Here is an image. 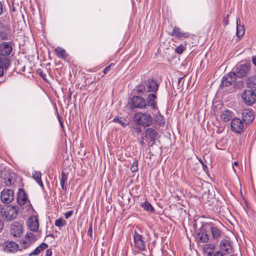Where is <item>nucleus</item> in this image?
Here are the masks:
<instances>
[{
	"label": "nucleus",
	"instance_id": "f257e3e1",
	"mask_svg": "<svg viewBox=\"0 0 256 256\" xmlns=\"http://www.w3.org/2000/svg\"><path fill=\"white\" fill-rule=\"evenodd\" d=\"M134 121L138 124L144 127L150 126L152 124V118L148 113L138 112L134 116Z\"/></svg>",
	"mask_w": 256,
	"mask_h": 256
},
{
	"label": "nucleus",
	"instance_id": "f03ea898",
	"mask_svg": "<svg viewBox=\"0 0 256 256\" xmlns=\"http://www.w3.org/2000/svg\"><path fill=\"white\" fill-rule=\"evenodd\" d=\"M2 216L6 220H11L15 218L18 214L17 210L12 206H8L2 208Z\"/></svg>",
	"mask_w": 256,
	"mask_h": 256
},
{
	"label": "nucleus",
	"instance_id": "7ed1b4c3",
	"mask_svg": "<svg viewBox=\"0 0 256 256\" xmlns=\"http://www.w3.org/2000/svg\"><path fill=\"white\" fill-rule=\"evenodd\" d=\"M243 102L248 105H251L256 100V94L252 90H244L242 94Z\"/></svg>",
	"mask_w": 256,
	"mask_h": 256
},
{
	"label": "nucleus",
	"instance_id": "20e7f679",
	"mask_svg": "<svg viewBox=\"0 0 256 256\" xmlns=\"http://www.w3.org/2000/svg\"><path fill=\"white\" fill-rule=\"evenodd\" d=\"M37 237L33 233L28 232L21 242L22 246L24 248H26L32 245L36 240Z\"/></svg>",
	"mask_w": 256,
	"mask_h": 256
},
{
	"label": "nucleus",
	"instance_id": "39448f33",
	"mask_svg": "<svg viewBox=\"0 0 256 256\" xmlns=\"http://www.w3.org/2000/svg\"><path fill=\"white\" fill-rule=\"evenodd\" d=\"M244 128V122L240 118H236L232 120L230 122V129L233 132L240 134L243 131Z\"/></svg>",
	"mask_w": 256,
	"mask_h": 256
},
{
	"label": "nucleus",
	"instance_id": "423d86ee",
	"mask_svg": "<svg viewBox=\"0 0 256 256\" xmlns=\"http://www.w3.org/2000/svg\"><path fill=\"white\" fill-rule=\"evenodd\" d=\"M250 70V67L246 64L238 65L233 72L236 77L242 78L247 74Z\"/></svg>",
	"mask_w": 256,
	"mask_h": 256
},
{
	"label": "nucleus",
	"instance_id": "0eeeda50",
	"mask_svg": "<svg viewBox=\"0 0 256 256\" xmlns=\"http://www.w3.org/2000/svg\"><path fill=\"white\" fill-rule=\"evenodd\" d=\"M134 246L136 248L140 251L145 250L146 242L144 240L142 236L138 234L136 231H134Z\"/></svg>",
	"mask_w": 256,
	"mask_h": 256
},
{
	"label": "nucleus",
	"instance_id": "6e6552de",
	"mask_svg": "<svg viewBox=\"0 0 256 256\" xmlns=\"http://www.w3.org/2000/svg\"><path fill=\"white\" fill-rule=\"evenodd\" d=\"M14 194L11 190H4L1 192L0 199L4 203H10L14 200Z\"/></svg>",
	"mask_w": 256,
	"mask_h": 256
},
{
	"label": "nucleus",
	"instance_id": "1a4fd4ad",
	"mask_svg": "<svg viewBox=\"0 0 256 256\" xmlns=\"http://www.w3.org/2000/svg\"><path fill=\"white\" fill-rule=\"evenodd\" d=\"M132 104L134 108H147V104L145 100L140 96H134L132 99Z\"/></svg>",
	"mask_w": 256,
	"mask_h": 256
},
{
	"label": "nucleus",
	"instance_id": "9d476101",
	"mask_svg": "<svg viewBox=\"0 0 256 256\" xmlns=\"http://www.w3.org/2000/svg\"><path fill=\"white\" fill-rule=\"evenodd\" d=\"M12 48L10 42H2L0 44V55L9 56L12 52Z\"/></svg>",
	"mask_w": 256,
	"mask_h": 256
},
{
	"label": "nucleus",
	"instance_id": "9b49d317",
	"mask_svg": "<svg viewBox=\"0 0 256 256\" xmlns=\"http://www.w3.org/2000/svg\"><path fill=\"white\" fill-rule=\"evenodd\" d=\"M236 76L233 72H231L222 78L221 86H229L234 83L236 79Z\"/></svg>",
	"mask_w": 256,
	"mask_h": 256
},
{
	"label": "nucleus",
	"instance_id": "f8f14e48",
	"mask_svg": "<svg viewBox=\"0 0 256 256\" xmlns=\"http://www.w3.org/2000/svg\"><path fill=\"white\" fill-rule=\"evenodd\" d=\"M171 36L176 38L182 40L188 37L190 34L181 31L178 27L175 26L172 32Z\"/></svg>",
	"mask_w": 256,
	"mask_h": 256
},
{
	"label": "nucleus",
	"instance_id": "ddd939ff",
	"mask_svg": "<svg viewBox=\"0 0 256 256\" xmlns=\"http://www.w3.org/2000/svg\"><path fill=\"white\" fill-rule=\"evenodd\" d=\"M22 227L18 223H14L11 225L10 232L12 236L15 237H20L22 234Z\"/></svg>",
	"mask_w": 256,
	"mask_h": 256
},
{
	"label": "nucleus",
	"instance_id": "4468645a",
	"mask_svg": "<svg viewBox=\"0 0 256 256\" xmlns=\"http://www.w3.org/2000/svg\"><path fill=\"white\" fill-rule=\"evenodd\" d=\"M242 118L245 124H250L254 120V116L252 111L245 110L242 112Z\"/></svg>",
	"mask_w": 256,
	"mask_h": 256
},
{
	"label": "nucleus",
	"instance_id": "2eb2a0df",
	"mask_svg": "<svg viewBox=\"0 0 256 256\" xmlns=\"http://www.w3.org/2000/svg\"><path fill=\"white\" fill-rule=\"evenodd\" d=\"M4 250L6 252H14L18 248V245L14 242H6L4 243Z\"/></svg>",
	"mask_w": 256,
	"mask_h": 256
},
{
	"label": "nucleus",
	"instance_id": "dca6fc26",
	"mask_svg": "<svg viewBox=\"0 0 256 256\" xmlns=\"http://www.w3.org/2000/svg\"><path fill=\"white\" fill-rule=\"evenodd\" d=\"M28 226L30 230L36 232L39 228L38 218L36 216H31L28 220Z\"/></svg>",
	"mask_w": 256,
	"mask_h": 256
},
{
	"label": "nucleus",
	"instance_id": "f3484780",
	"mask_svg": "<svg viewBox=\"0 0 256 256\" xmlns=\"http://www.w3.org/2000/svg\"><path fill=\"white\" fill-rule=\"evenodd\" d=\"M147 91L148 92H156L158 88V84L154 79H149L146 84Z\"/></svg>",
	"mask_w": 256,
	"mask_h": 256
},
{
	"label": "nucleus",
	"instance_id": "a211bd4d",
	"mask_svg": "<svg viewBox=\"0 0 256 256\" xmlns=\"http://www.w3.org/2000/svg\"><path fill=\"white\" fill-rule=\"evenodd\" d=\"M156 96L154 94H149L146 98V104L147 108L150 106L153 109L158 110L156 106Z\"/></svg>",
	"mask_w": 256,
	"mask_h": 256
},
{
	"label": "nucleus",
	"instance_id": "6ab92c4d",
	"mask_svg": "<svg viewBox=\"0 0 256 256\" xmlns=\"http://www.w3.org/2000/svg\"><path fill=\"white\" fill-rule=\"evenodd\" d=\"M28 200L27 196L24 191L20 188L17 196V201L19 204L23 206L25 204Z\"/></svg>",
	"mask_w": 256,
	"mask_h": 256
},
{
	"label": "nucleus",
	"instance_id": "aec40b11",
	"mask_svg": "<svg viewBox=\"0 0 256 256\" xmlns=\"http://www.w3.org/2000/svg\"><path fill=\"white\" fill-rule=\"evenodd\" d=\"M220 244L221 250L226 253L228 254L231 252L232 247L228 240H222L220 241Z\"/></svg>",
	"mask_w": 256,
	"mask_h": 256
},
{
	"label": "nucleus",
	"instance_id": "412c9836",
	"mask_svg": "<svg viewBox=\"0 0 256 256\" xmlns=\"http://www.w3.org/2000/svg\"><path fill=\"white\" fill-rule=\"evenodd\" d=\"M233 117V112L228 109L224 110L222 112L220 118L224 122H227L230 120Z\"/></svg>",
	"mask_w": 256,
	"mask_h": 256
},
{
	"label": "nucleus",
	"instance_id": "4be33fe9",
	"mask_svg": "<svg viewBox=\"0 0 256 256\" xmlns=\"http://www.w3.org/2000/svg\"><path fill=\"white\" fill-rule=\"evenodd\" d=\"M146 136L148 137L151 141L154 142L158 134L156 130L152 128H148L146 130Z\"/></svg>",
	"mask_w": 256,
	"mask_h": 256
},
{
	"label": "nucleus",
	"instance_id": "5701e85b",
	"mask_svg": "<svg viewBox=\"0 0 256 256\" xmlns=\"http://www.w3.org/2000/svg\"><path fill=\"white\" fill-rule=\"evenodd\" d=\"M198 236L200 239V240L202 242L206 243L208 242V236L206 232V230L202 228H201L200 229V232L198 234Z\"/></svg>",
	"mask_w": 256,
	"mask_h": 256
},
{
	"label": "nucleus",
	"instance_id": "b1692460",
	"mask_svg": "<svg viewBox=\"0 0 256 256\" xmlns=\"http://www.w3.org/2000/svg\"><path fill=\"white\" fill-rule=\"evenodd\" d=\"M10 38V30L6 28H0V39L2 40H8Z\"/></svg>",
	"mask_w": 256,
	"mask_h": 256
},
{
	"label": "nucleus",
	"instance_id": "393cba45",
	"mask_svg": "<svg viewBox=\"0 0 256 256\" xmlns=\"http://www.w3.org/2000/svg\"><path fill=\"white\" fill-rule=\"evenodd\" d=\"M246 86L252 90L256 91V75L251 76L248 79Z\"/></svg>",
	"mask_w": 256,
	"mask_h": 256
},
{
	"label": "nucleus",
	"instance_id": "a878e982",
	"mask_svg": "<svg viewBox=\"0 0 256 256\" xmlns=\"http://www.w3.org/2000/svg\"><path fill=\"white\" fill-rule=\"evenodd\" d=\"M48 245L46 243H42L38 246L34 252L29 254V256L33 255L36 256L48 248Z\"/></svg>",
	"mask_w": 256,
	"mask_h": 256
},
{
	"label": "nucleus",
	"instance_id": "bb28decb",
	"mask_svg": "<svg viewBox=\"0 0 256 256\" xmlns=\"http://www.w3.org/2000/svg\"><path fill=\"white\" fill-rule=\"evenodd\" d=\"M210 230L212 238L214 239L217 240L220 237L221 235V232L217 227L212 226L210 227Z\"/></svg>",
	"mask_w": 256,
	"mask_h": 256
},
{
	"label": "nucleus",
	"instance_id": "cd10ccee",
	"mask_svg": "<svg viewBox=\"0 0 256 256\" xmlns=\"http://www.w3.org/2000/svg\"><path fill=\"white\" fill-rule=\"evenodd\" d=\"M240 20L236 19V35L238 37L240 38L244 34V25H240L238 24Z\"/></svg>",
	"mask_w": 256,
	"mask_h": 256
},
{
	"label": "nucleus",
	"instance_id": "c85d7f7f",
	"mask_svg": "<svg viewBox=\"0 0 256 256\" xmlns=\"http://www.w3.org/2000/svg\"><path fill=\"white\" fill-rule=\"evenodd\" d=\"M54 52L57 56L60 58H64L67 56L65 50L60 47L56 48Z\"/></svg>",
	"mask_w": 256,
	"mask_h": 256
},
{
	"label": "nucleus",
	"instance_id": "c756f323",
	"mask_svg": "<svg viewBox=\"0 0 256 256\" xmlns=\"http://www.w3.org/2000/svg\"><path fill=\"white\" fill-rule=\"evenodd\" d=\"M41 173L40 172L34 171V172H32V177L34 178L41 187L43 188L44 184L41 180Z\"/></svg>",
	"mask_w": 256,
	"mask_h": 256
},
{
	"label": "nucleus",
	"instance_id": "7c9ffc66",
	"mask_svg": "<svg viewBox=\"0 0 256 256\" xmlns=\"http://www.w3.org/2000/svg\"><path fill=\"white\" fill-rule=\"evenodd\" d=\"M155 122L160 126H164L165 124L164 118L160 113L156 115L154 117Z\"/></svg>",
	"mask_w": 256,
	"mask_h": 256
},
{
	"label": "nucleus",
	"instance_id": "2f4dec72",
	"mask_svg": "<svg viewBox=\"0 0 256 256\" xmlns=\"http://www.w3.org/2000/svg\"><path fill=\"white\" fill-rule=\"evenodd\" d=\"M113 121L115 122L118 123L123 127H126L128 126V122L124 118L115 117Z\"/></svg>",
	"mask_w": 256,
	"mask_h": 256
},
{
	"label": "nucleus",
	"instance_id": "473e14b6",
	"mask_svg": "<svg viewBox=\"0 0 256 256\" xmlns=\"http://www.w3.org/2000/svg\"><path fill=\"white\" fill-rule=\"evenodd\" d=\"M68 180V176L65 174L64 172L62 173V178L60 179V186L62 187V188L64 190L65 192L67 188L65 186V183Z\"/></svg>",
	"mask_w": 256,
	"mask_h": 256
},
{
	"label": "nucleus",
	"instance_id": "72a5a7b5",
	"mask_svg": "<svg viewBox=\"0 0 256 256\" xmlns=\"http://www.w3.org/2000/svg\"><path fill=\"white\" fill-rule=\"evenodd\" d=\"M142 206L146 210L154 212V208L148 202H146L142 204Z\"/></svg>",
	"mask_w": 256,
	"mask_h": 256
},
{
	"label": "nucleus",
	"instance_id": "f704fd0d",
	"mask_svg": "<svg viewBox=\"0 0 256 256\" xmlns=\"http://www.w3.org/2000/svg\"><path fill=\"white\" fill-rule=\"evenodd\" d=\"M66 222L63 218H58L55 220L54 224L56 226L62 227L64 226Z\"/></svg>",
	"mask_w": 256,
	"mask_h": 256
},
{
	"label": "nucleus",
	"instance_id": "c9c22d12",
	"mask_svg": "<svg viewBox=\"0 0 256 256\" xmlns=\"http://www.w3.org/2000/svg\"><path fill=\"white\" fill-rule=\"evenodd\" d=\"M6 60L5 58H2L0 56V77L4 74V65Z\"/></svg>",
	"mask_w": 256,
	"mask_h": 256
},
{
	"label": "nucleus",
	"instance_id": "e433bc0d",
	"mask_svg": "<svg viewBox=\"0 0 256 256\" xmlns=\"http://www.w3.org/2000/svg\"><path fill=\"white\" fill-rule=\"evenodd\" d=\"M186 50V47L182 44H180L175 48V52L178 54H182Z\"/></svg>",
	"mask_w": 256,
	"mask_h": 256
},
{
	"label": "nucleus",
	"instance_id": "4c0bfd02",
	"mask_svg": "<svg viewBox=\"0 0 256 256\" xmlns=\"http://www.w3.org/2000/svg\"><path fill=\"white\" fill-rule=\"evenodd\" d=\"M136 92L138 94L144 93L146 92V87L144 85H138L136 87Z\"/></svg>",
	"mask_w": 256,
	"mask_h": 256
},
{
	"label": "nucleus",
	"instance_id": "58836bf2",
	"mask_svg": "<svg viewBox=\"0 0 256 256\" xmlns=\"http://www.w3.org/2000/svg\"><path fill=\"white\" fill-rule=\"evenodd\" d=\"M12 177L9 176H7L4 178V183L6 186H10L14 182H12Z\"/></svg>",
	"mask_w": 256,
	"mask_h": 256
},
{
	"label": "nucleus",
	"instance_id": "ea45409f",
	"mask_svg": "<svg viewBox=\"0 0 256 256\" xmlns=\"http://www.w3.org/2000/svg\"><path fill=\"white\" fill-rule=\"evenodd\" d=\"M204 248L205 250H210V251L208 252V254H212V253L214 248V246L211 244H206L204 246Z\"/></svg>",
	"mask_w": 256,
	"mask_h": 256
},
{
	"label": "nucleus",
	"instance_id": "a19ab883",
	"mask_svg": "<svg viewBox=\"0 0 256 256\" xmlns=\"http://www.w3.org/2000/svg\"><path fill=\"white\" fill-rule=\"evenodd\" d=\"M138 170V162H134L132 166H130V170L132 172H136Z\"/></svg>",
	"mask_w": 256,
	"mask_h": 256
},
{
	"label": "nucleus",
	"instance_id": "79ce46f5",
	"mask_svg": "<svg viewBox=\"0 0 256 256\" xmlns=\"http://www.w3.org/2000/svg\"><path fill=\"white\" fill-rule=\"evenodd\" d=\"M133 129H134V130L137 134H140L142 132L140 126L138 124L134 126L133 127Z\"/></svg>",
	"mask_w": 256,
	"mask_h": 256
},
{
	"label": "nucleus",
	"instance_id": "37998d69",
	"mask_svg": "<svg viewBox=\"0 0 256 256\" xmlns=\"http://www.w3.org/2000/svg\"><path fill=\"white\" fill-rule=\"evenodd\" d=\"M92 223H90L89 225V228L88 230L87 234L90 236H92Z\"/></svg>",
	"mask_w": 256,
	"mask_h": 256
},
{
	"label": "nucleus",
	"instance_id": "c03bdc74",
	"mask_svg": "<svg viewBox=\"0 0 256 256\" xmlns=\"http://www.w3.org/2000/svg\"><path fill=\"white\" fill-rule=\"evenodd\" d=\"M228 14L226 17L223 18L222 23L223 25L226 26L228 24Z\"/></svg>",
	"mask_w": 256,
	"mask_h": 256
},
{
	"label": "nucleus",
	"instance_id": "a18cd8bd",
	"mask_svg": "<svg viewBox=\"0 0 256 256\" xmlns=\"http://www.w3.org/2000/svg\"><path fill=\"white\" fill-rule=\"evenodd\" d=\"M73 214V210H70L64 214L65 218L68 219L70 218Z\"/></svg>",
	"mask_w": 256,
	"mask_h": 256
},
{
	"label": "nucleus",
	"instance_id": "49530a36",
	"mask_svg": "<svg viewBox=\"0 0 256 256\" xmlns=\"http://www.w3.org/2000/svg\"><path fill=\"white\" fill-rule=\"evenodd\" d=\"M112 65V64H111L110 65L106 66L104 69V74H106L107 73L108 71H109L110 69L111 66Z\"/></svg>",
	"mask_w": 256,
	"mask_h": 256
},
{
	"label": "nucleus",
	"instance_id": "de8ad7c7",
	"mask_svg": "<svg viewBox=\"0 0 256 256\" xmlns=\"http://www.w3.org/2000/svg\"><path fill=\"white\" fill-rule=\"evenodd\" d=\"M46 256H52V251L50 249L46 251Z\"/></svg>",
	"mask_w": 256,
	"mask_h": 256
},
{
	"label": "nucleus",
	"instance_id": "09e8293b",
	"mask_svg": "<svg viewBox=\"0 0 256 256\" xmlns=\"http://www.w3.org/2000/svg\"><path fill=\"white\" fill-rule=\"evenodd\" d=\"M214 256H224V254H222L220 252H216Z\"/></svg>",
	"mask_w": 256,
	"mask_h": 256
},
{
	"label": "nucleus",
	"instance_id": "8fccbe9b",
	"mask_svg": "<svg viewBox=\"0 0 256 256\" xmlns=\"http://www.w3.org/2000/svg\"><path fill=\"white\" fill-rule=\"evenodd\" d=\"M252 61L254 66H256V56H254L252 58Z\"/></svg>",
	"mask_w": 256,
	"mask_h": 256
},
{
	"label": "nucleus",
	"instance_id": "3c124183",
	"mask_svg": "<svg viewBox=\"0 0 256 256\" xmlns=\"http://www.w3.org/2000/svg\"><path fill=\"white\" fill-rule=\"evenodd\" d=\"M3 12V6L1 2H0V16L2 14Z\"/></svg>",
	"mask_w": 256,
	"mask_h": 256
},
{
	"label": "nucleus",
	"instance_id": "603ef678",
	"mask_svg": "<svg viewBox=\"0 0 256 256\" xmlns=\"http://www.w3.org/2000/svg\"><path fill=\"white\" fill-rule=\"evenodd\" d=\"M4 228V224L2 222V220H0V232L2 231Z\"/></svg>",
	"mask_w": 256,
	"mask_h": 256
},
{
	"label": "nucleus",
	"instance_id": "864d4df0",
	"mask_svg": "<svg viewBox=\"0 0 256 256\" xmlns=\"http://www.w3.org/2000/svg\"><path fill=\"white\" fill-rule=\"evenodd\" d=\"M184 77H180L178 78V84H180V82H181L182 80L183 79Z\"/></svg>",
	"mask_w": 256,
	"mask_h": 256
},
{
	"label": "nucleus",
	"instance_id": "5fc2aeb1",
	"mask_svg": "<svg viewBox=\"0 0 256 256\" xmlns=\"http://www.w3.org/2000/svg\"><path fill=\"white\" fill-rule=\"evenodd\" d=\"M234 164L236 166H238V164L237 162H234Z\"/></svg>",
	"mask_w": 256,
	"mask_h": 256
},
{
	"label": "nucleus",
	"instance_id": "6e6d98bb",
	"mask_svg": "<svg viewBox=\"0 0 256 256\" xmlns=\"http://www.w3.org/2000/svg\"><path fill=\"white\" fill-rule=\"evenodd\" d=\"M202 166H203V168H204V170H205V168H206V169H207V166H206L205 164H202Z\"/></svg>",
	"mask_w": 256,
	"mask_h": 256
},
{
	"label": "nucleus",
	"instance_id": "4d7b16f0",
	"mask_svg": "<svg viewBox=\"0 0 256 256\" xmlns=\"http://www.w3.org/2000/svg\"><path fill=\"white\" fill-rule=\"evenodd\" d=\"M60 124L61 126L63 128L64 125H63L62 122L60 121Z\"/></svg>",
	"mask_w": 256,
	"mask_h": 256
},
{
	"label": "nucleus",
	"instance_id": "13d9d810",
	"mask_svg": "<svg viewBox=\"0 0 256 256\" xmlns=\"http://www.w3.org/2000/svg\"><path fill=\"white\" fill-rule=\"evenodd\" d=\"M2 170L0 169V177H1V176H2Z\"/></svg>",
	"mask_w": 256,
	"mask_h": 256
},
{
	"label": "nucleus",
	"instance_id": "bf43d9fd",
	"mask_svg": "<svg viewBox=\"0 0 256 256\" xmlns=\"http://www.w3.org/2000/svg\"><path fill=\"white\" fill-rule=\"evenodd\" d=\"M2 206L0 204V212H2Z\"/></svg>",
	"mask_w": 256,
	"mask_h": 256
},
{
	"label": "nucleus",
	"instance_id": "052dcab7",
	"mask_svg": "<svg viewBox=\"0 0 256 256\" xmlns=\"http://www.w3.org/2000/svg\"><path fill=\"white\" fill-rule=\"evenodd\" d=\"M40 74L41 75V76H42V77L44 78V75L42 74V72H40Z\"/></svg>",
	"mask_w": 256,
	"mask_h": 256
},
{
	"label": "nucleus",
	"instance_id": "680f3d73",
	"mask_svg": "<svg viewBox=\"0 0 256 256\" xmlns=\"http://www.w3.org/2000/svg\"><path fill=\"white\" fill-rule=\"evenodd\" d=\"M200 162L202 164H204L202 160H200Z\"/></svg>",
	"mask_w": 256,
	"mask_h": 256
},
{
	"label": "nucleus",
	"instance_id": "e2e57ef3",
	"mask_svg": "<svg viewBox=\"0 0 256 256\" xmlns=\"http://www.w3.org/2000/svg\"><path fill=\"white\" fill-rule=\"evenodd\" d=\"M141 144H144L143 141H142V142H141Z\"/></svg>",
	"mask_w": 256,
	"mask_h": 256
},
{
	"label": "nucleus",
	"instance_id": "0e129e2a",
	"mask_svg": "<svg viewBox=\"0 0 256 256\" xmlns=\"http://www.w3.org/2000/svg\"><path fill=\"white\" fill-rule=\"evenodd\" d=\"M234 256V255H231V256Z\"/></svg>",
	"mask_w": 256,
	"mask_h": 256
}]
</instances>
